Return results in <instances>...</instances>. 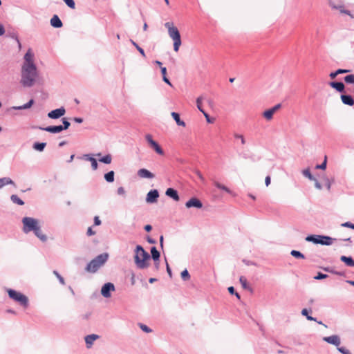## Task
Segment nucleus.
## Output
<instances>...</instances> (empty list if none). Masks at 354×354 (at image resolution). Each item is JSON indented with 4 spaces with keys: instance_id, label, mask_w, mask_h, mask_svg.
Masks as SVG:
<instances>
[{
    "instance_id": "nucleus-64",
    "label": "nucleus",
    "mask_w": 354,
    "mask_h": 354,
    "mask_svg": "<svg viewBox=\"0 0 354 354\" xmlns=\"http://www.w3.org/2000/svg\"><path fill=\"white\" fill-rule=\"evenodd\" d=\"M228 290V292L231 295H234L236 292H235V289L233 286H230L227 288Z\"/></svg>"
},
{
    "instance_id": "nucleus-45",
    "label": "nucleus",
    "mask_w": 354,
    "mask_h": 354,
    "mask_svg": "<svg viewBox=\"0 0 354 354\" xmlns=\"http://www.w3.org/2000/svg\"><path fill=\"white\" fill-rule=\"evenodd\" d=\"M329 273H331V274H336V275H338V276H341V277H346L345 272H344V271H337L333 267L330 268V271Z\"/></svg>"
},
{
    "instance_id": "nucleus-58",
    "label": "nucleus",
    "mask_w": 354,
    "mask_h": 354,
    "mask_svg": "<svg viewBox=\"0 0 354 354\" xmlns=\"http://www.w3.org/2000/svg\"><path fill=\"white\" fill-rule=\"evenodd\" d=\"M313 181L315 182V187L317 189H322V185L319 183V181L315 178V180H313Z\"/></svg>"
},
{
    "instance_id": "nucleus-29",
    "label": "nucleus",
    "mask_w": 354,
    "mask_h": 354,
    "mask_svg": "<svg viewBox=\"0 0 354 354\" xmlns=\"http://www.w3.org/2000/svg\"><path fill=\"white\" fill-rule=\"evenodd\" d=\"M171 115L178 126L185 127V122L180 120V115L178 113L171 112Z\"/></svg>"
},
{
    "instance_id": "nucleus-38",
    "label": "nucleus",
    "mask_w": 354,
    "mask_h": 354,
    "mask_svg": "<svg viewBox=\"0 0 354 354\" xmlns=\"http://www.w3.org/2000/svg\"><path fill=\"white\" fill-rule=\"evenodd\" d=\"M214 186H215L216 187H217L218 189H221V190H223V191H225V192H226L227 193H229V194H230V193H231V191H230V189L229 188H227L226 186H225V185H223L221 184V183H218V182H216H216H214Z\"/></svg>"
},
{
    "instance_id": "nucleus-5",
    "label": "nucleus",
    "mask_w": 354,
    "mask_h": 354,
    "mask_svg": "<svg viewBox=\"0 0 354 354\" xmlns=\"http://www.w3.org/2000/svg\"><path fill=\"white\" fill-rule=\"evenodd\" d=\"M305 240L308 242H312L315 244L330 245L333 244V241L335 240V239L326 235L311 234L307 236Z\"/></svg>"
},
{
    "instance_id": "nucleus-54",
    "label": "nucleus",
    "mask_w": 354,
    "mask_h": 354,
    "mask_svg": "<svg viewBox=\"0 0 354 354\" xmlns=\"http://www.w3.org/2000/svg\"><path fill=\"white\" fill-rule=\"evenodd\" d=\"M342 227H348L354 230V224L351 222H345L341 225Z\"/></svg>"
},
{
    "instance_id": "nucleus-20",
    "label": "nucleus",
    "mask_w": 354,
    "mask_h": 354,
    "mask_svg": "<svg viewBox=\"0 0 354 354\" xmlns=\"http://www.w3.org/2000/svg\"><path fill=\"white\" fill-rule=\"evenodd\" d=\"M165 194L168 196L174 199L175 201H178L180 200V197L178 192L174 188H168L166 190Z\"/></svg>"
},
{
    "instance_id": "nucleus-57",
    "label": "nucleus",
    "mask_w": 354,
    "mask_h": 354,
    "mask_svg": "<svg viewBox=\"0 0 354 354\" xmlns=\"http://www.w3.org/2000/svg\"><path fill=\"white\" fill-rule=\"evenodd\" d=\"M204 116L206 118V120L208 123H212L214 120L210 118L209 115L204 111V113H203Z\"/></svg>"
},
{
    "instance_id": "nucleus-46",
    "label": "nucleus",
    "mask_w": 354,
    "mask_h": 354,
    "mask_svg": "<svg viewBox=\"0 0 354 354\" xmlns=\"http://www.w3.org/2000/svg\"><path fill=\"white\" fill-rule=\"evenodd\" d=\"M138 325H139V327L140 328V329L145 333H149L152 331V330L149 327H148L147 325H145L144 324L139 323Z\"/></svg>"
},
{
    "instance_id": "nucleus-16",
    "label": "nucleus",
    "mask_w": 354,
    "mask_h": 354,
    "mask_svg": "<svg viewBox=\"0 0 354 354\" xmlns=\"http://www.w3.org/2000/svg\"><path fill=\"white\" fill-rule=\"evenodd\" d=\"M99 338H100V336L96 334H91V335H86L84 338L86 348H91L93 344V342Z\"/></svg>"
},
{
    "instance_id": "nucleus-24",
    "label": "nucleus",
    "mask_w": 354,
    "mask_h": 354,
    "mask_svg": "<svg viewBox=\"0 0 354 354\" xmlns=\"http://www.w3.org/2000/svg\"><path fill=\"white\" fill-rule=\"evenodd\" d=\"M341 100L344 104L353 106L354 104V99L350 95H342Z\"/></svg>"
},
{
    "instance_id": "nucleus-6",
    "label": "nucleus",
    "mask_w": 354,
    "mask_h": 354,
    "mask_svg": "<svg viewBox=\"0 0 354 354\" xmlns=\"http://www.w3.org/2000/svg\"><path fill=\"white\" fill-rule=\"evenodd\" d=\"M8 296L10 299L17 302L24 308H28L29 305L28 298L20 292H17L13 289H7Z\"/></svg>"
},
{
    "instance_id": "nucleus-53",
    "label": "nucleus",
    "mask_w": 354,
    "mask_h": 354,
    "mask_svg": "<svg viewBox=\"0 0 354 354\" xmlns=\"http://www.w3.org/2000/svg\"><path fill=\"white\" fill-rule=\"evenodd\" d=\"M234 138H236V139H239V140H241V143L242 145H245V138H244L243 135L236 133V134H234Z\"/></svg>"
},
{
    "instance_id": "nucleus-15",
    "label": "nucleus",
    "mask_w": 354,
    "mask_h": 354,
    "mask_svg": "<svg viewBox=\"0 0 354 354\" xmlns=\"http://www.w3.org/2000/svg\"><path fill=\"white\" fill-rule=\"evenodd\" d=\"M328 85L336 90L337 92L344 93L345 91V86L342 82H330Z\"/></svg>"
},
{
    "instance_id": "nucleus-61",
    "label": "nucleus",
    "mask_w": 354,
    "mask_h": 354,
    "mask_svg": "<svg viewBox=\"0 0 354 354\" xmlns=\"http://www.w3.org/2000/svg\"><path fill=\"white\" fill-rule=\"evenodd\" d=\"M94 224L95 225H100L101 224V221H100L99 216H95V218H94Z\"/></svg>"
},
{
    "instance_id": "nucleus-36",
    "label": "nucleus",
    "mask_w": 354,
    "mask_h": 354,
    "mask_svg": "<svg viewBox=\"0 0 354 354\" xmlns=\"http://www.w3.org/2000/svg\"><path fill=\"white\" fill-rule=\"evenodd\" d=\"M274 113L273 112V111L271 109H270L265 111L263 113V115L266 120H270L273 118Z\"/></svg>"
},
{
    "instance_id": "nucleus-31",
    "label": "nucleus",
    "mask_w": 354,
    "mask_h": 354,
    "mask_svg": "<svg viewBox=\"0 0 354 354\" xmlns=\"http://www.w3.org/2000/svg\"><path fill=\"white\" fill-rule=\"evenodd\" d=\"M46 146V142H35L32 145V148L38 151H43Z\"/></svg>"
},
{
    "instance_id": "nucleus-21",
    "label": "nucleus",
    "mask_w": 354,
    "mask_h": 354,
    "mask_svg": "<svg viewBox=\"0 0 354 354\" xmlns=\"http://www.w3.org/2000/svg\"><path fill=\"white\" fill-rule=\"evenodd\" d=\"M50 25L54 28H59L62 27L63 24L59 17L57 15H55L50 19Z\"/></svg>"
},
{
    "instance_id": "nucleus-7",
    "label": "nucleus",
    "mask_w": 354,
    "mask_h": 354,
    "mask_svg": "<svg viewBox=\"0 0 354 354\" xmlns=\"http://www.w3.org/2000/svg\"><path fill=\"white\" fill-rule=\"evenodd\" d=\"M21 222L23 223L22 230L25 234L33 232L40 225L39 221L32 217H24Z\"/></svg>"
},
{
    "instance_id": "nucleus-43",
    "label": "nucleus",
    "mask_w": 354,
    "mask_h": 354,
    "mask_svg": "<svg viewBox=\"0 0 354 354\" xmlns=\"http://www.w3.org/2000/svg\"><path fill=\"white\" fill-rule=\"evenodd\" d=\"M62 131L68 129V127H70V125H71V123L68 122V120H67V118H62Z\"/></svg>"
},
{
    "instance_id": "nucleus-4",
    "label": "nucleus",
    "mask_w": 354,
    "mask_h": 354,
    "mask_svg": "<svg viewBox=\"0 0 354 354\" xmlns=\"http://www.w3.org/2000/svg\"><path fill=\"white\" fill-rule=\"evenodd\" d=\"M165 26L168 30L169 36L174 41V51L178 52L181 45L180 34L178 29L174 26V24L172 22H166L165 24Z\"/></svg>"
},
{
    "instance_id": "nucleus-55",
    "label": "nucleus",
    "mask_w": 354,
    "mask_h": 354,
    "mask_svg": "<svg viewBox=\"0 0 354 354\" xmlns=\"http://www.w3.org/2000/svg\"><path fill=\"white\" fill-rule=\"evenodd\" d=\"M195 174L198 177V178L203 182L204 183L205 182V178L203 177V174H201V172L198 170H196L195 171Z\"/></svg>"
},
{
    "instance_id": "nucleus-23",
    "label": "nucleus",
    "mask_w": 354,
    "mask_h": 354,
    "mask_svg": "<svg viewBox=\"0 0 354 354\" xmlns=\"http://www.w3.org/2000/svg\"><path fill=\"white\" fill-rule=\"evenodd\" d=\"M301 315L303 316H306V319L309 321H314V322H316L317 323H318L319 324H322V325H324L325 327H327L326 325L322 323V321H317V319L315 318V317H313L310 315H308V310L306 309V308H304L301 312Z\"/></svg>"
},
{
    "instance_id": "nucleus-33",
    "label": "nucleus",
    "mask_w": 354,
    "mask_h": 354,
    "mask_svg": "<svg viewBox=\"0 0 354 354\" xmlns=\"http://www.w3.org/2000/svg\"><path fill=\"white\" fill-rule=\"evenodd\" d=\"M115 173L113 171H110L104 174V179L108 183H113L114 181Z\"/></svg>"
},
{
    "instance_id": "nucleus-39",
    "label": "nucleus",
    "mask_w": 354,
    "mask_h": 354,
    "mask_svg": "<svg viewBox=\"0 0 354 354\" xmlns=\"http://www.w3.org/2000/svg\"><path fill=\"white\" fill-rule=\"evenodd\" d=\"M302 174L308 178L310 180H315V177L312 175V174L310 173V169L309 168H307L306 169H304L302 171Z\"/></svg>"
},
{
    "instance_id": "nucleus-51",
    "label": "nucleus",
    "mask_w": 354,
    "mask_h": 354,
    "mask_svg": "<svg viewBox=\"0 0 354 354\" xmlns=\"http://www.w3.org/2000/svg\"><path fill=\"white\" fill-rule=\"evenodd\" d=\"M201 101H202V97H198L196 99L197 108H198V109L201 113H204V110H203V108H202V106H201Z\"/></svg>"
},
{
    "instance_id": "nucleus-17",
    "label": "nucleus",
    "mask_w": 354,
    "mask_h": 354,
    "mask_svg": "<svg viewBox=\"0 0 354 354\" xmlns=\"http://www.w3.org/2000/svg\"><path fill=\"white\" fill-rule=\"evenodd\" d=\"M138 176L142 178H154V174L153 173H151V171H149V170H147V169H140L138 171Z\"/></svg>"
},
{
    "instance_id": "nucleus-26",
    "label": "nucleus",
    "mask_w": 354,
    "mask_h": 354,
    "mask_svg": "<svg viewBox=\"0 0 354 354\" xmlns=\"http://www.w3.org/2000/svg\"><path fill=\"white\" fill-rule=\"evenodd\" d=\"M34 104V100L30 99L27 103L21 106H12V109L14 110H24L30 108Z\"/></svg>"
},
{
    "instance_id": "nucleus-13",
    "label": "nucleus",
    "mask_w": 354,
    "mask_h": 354,
    "mask_svg": "<svg viewBox=\"0 0 354 354\" xmlns=\"http://www.w3.org/2000/svg\"><path fill=\"white\" fill-rule=\"evenodd\" d=\"M323 340L330 344H333L338 347L341 343L340 337L337 335H333L328 337H323Z\"/></svg>"
},
{
    "instance_id": "nucleus-9",
    "label": "nucleus",
    "mask_w": 354,
    "mask_h": 354,
    "mask_svg": "<svg viewBox=\"0 0 354 354\" xmlns=\"http://www.w3.org/2000/svg\"><path fill=\"white\" fill-rule=\"evenodd\" d=\"M146 140L150 145V146L156 151V152L159 155H163L164 151L160 147L157 142L153 140L152 136L150 134H147L145 136Z\"/></svg>"
},
{
    "instance_id": "nucleus-3",
    "label": "nucleus",
    "mask_w": 354,
    "mask_h": 354,
    "mask_svg": "<svg viewBox=\"0 0 354 354\" xmlns=\"http://www.w3.org/2000/svg\"><path fill=\"white\" fill-rule=\"evenodd\" d=\"M109 254L104 252L92 259L86 266V271L90 273H95L108 261Z\"/></svg>"
},
{
    "instance_id": "nucleus-25",
    "label": "nucleus",
    "mask_w": 354,
    "mask_h": 354,
    "mask_svg": "<svg viewBox=\"0 0 354 354\" xmlns=\"http://www.w3.org/2000/svg\"><path fill=\"white\" fill-rule=\"evenodd\" d=\"M12 185L15 186V182L9 177H3L0 178V189L4 186Z\"/></svg>"
},
{
    "instance_id": "nucleus-52",
    "label": "nucleus",
    "mask_w": 354,
    "mask_h": 354,
    "mask_svg": "<svg viewBox=\"0 0 354 354\" xmlns=\"http://www.w3.org/2000/svg\"><path fill=\"white\" fill-rule=\"evenodd\" d=\"M337 350L339 352H340L342 354H352L349 350L346 348L345 347H337Z\"/></svg>"
},
{
    "instance_id": "nucleus-41",
    "label": "nucleus",
    "mask_w": 354,
    "mask_h": 354,
    "mask_svg": "<svg viewBox=\"0 0 354 354\" xmlns=\"http://www.w3.org/2000/svg\"><path fill=\"white\" fill-rule=\"evenodd\" d=\"M131 43L136 48V49L138 50V52L142 55L143 57H145V53L144 50L138 45L136 42H135L133 40L130 39Z\"/></svg>"
},
{
    "instance_id": "nucleus-32",
    "label": "nucleus",
    "mask_w": 354,
    "mask_h": 354,
    "mask_svg": "<svg viewBox=\"0 0 354 354\" xmlns=\"http://www.w3.org/2000/svg\"><path fill=\"white\" fill-rule=\"evenodd\" d=\"M161 73L162 75V80L170 86H172V84L170 80L167 77V68L166 67H161Z\"/></svg>"
},
{
    "instance_id": "nucleus-27",
    "label": "nucleus",
    "mask_w": 354,
    "mask_h": 354,
    "mask_svg": "<svg viewBox=\"0 0 354 354\" xmlns=\"http://www.w3.org/2000/svg\"><path fill=\"white\" fill-rule=\"evenodd\" d=\"M341 261L344 262L347 266L354 267V260L351 257L341 256Z\"/></svg>"
},
{
    "instance_id": "nucleus-12",
    "label": "nucleus",
    "mask_w": 354,
    "mask_h": 354,
    "mask_svg": "<svg viewBox=\"0 0 354 354\" xmlns=\"http://www.w3.org/2000/svg\"><path fill=\"white\" fill-rule=\"evenodd\" d=\"M158 197V191L157 189H151L147 194L146 201L149 203H154L157 202Z\"/></svg>"
},
{
    "instance_id": "nucleus-8",
    "label": "nucleus",
    "mask_w": 354,
    "mask_h": 354,
    "mask_svg": "<svg viewBox=\"0 0 354 354\" xmlns=\"http://www.w3.org/2000/svg\"><path fill=\"white\" fill-rule=\"evenodd\" d=\"M115 290V286L111 282L104 283L101 288V294L105 298H109L111 296V292Z\"/></svg>"
},
{
    "instance_id": "nucleus-49",
    "label": "nucleus",
    "mask_w": 354,
    "mask_h": 354,
    "mask_svg": "<svg viewBox=\"0 0 354 354\" xmlns=\"http://www.w3.org/2000/svg\"><path fill=\"white\" fill-rule=\"evenodd\" d=\"M65 3L71 9L75 8V3L74 0H64Z\"/></svg>"
},
{
    "instance_id": "nucleus-11",
    "label": "nucleus",
    "mask_w": 354,
    "mask_h": 354,
    "mask_svg": "<svg viewBox=\"0 0 354 354\" xmlns=\"http://www.w3.org/2000/svg\"><path fill=\"white\" fill-rule=\"evenodd\" d=\"M187 208L195 207L196 209H201L203 207L202 202L196 197L191 198L185 203Z\"/></svg>"
},
{
    "instance_id": "nucleus-59",
    "label": "nucleus",
    "mask_w": 354,
    "mask_h": 354,
    "mask_svg": "<svg viewBox=\"0 0 354 354\" xmlns=\"http://www.w3.org/2000/svg\"><path fill=\"white\" fill-rule=\"evenodd\" d=\"M166 268H167V272L170 278L172 277V272H171V270L168 264V263L166 261Z\"/></svg>"
},
{
    "instance_id": "nucleus-22",
    "label": "nucleus",
    "mask_w": 354,
    "mask_h": 354,
    "mask_svg": "<svg viewBox=\"0 0 354 354\" xmlns=\"http://www.w3.org/2000/svg\"><path fill=\"white\" fill-rule=\"evenodd\" d=\"M33 233L41 241L44 243L48 239L47 236L42 233L40 225L33 232Z\"/></svg>"
},
{
    "instance_id": "nucleus-44",
    "label": "nucleus",
    "mask_w": 354,
    "mask_h": 354,
    "mask_svg": "<svg viewBox=\"0 0 354 354\" xmlns=\"http://www.w3.org/2000/svg\"><path fill=\"white\" fill-rule=\"evenodd\" d=\"M180 275L181 278L184 281H187L190 279V274L187 269H185L183 271H182Z\"/></svg>"
},
{
    "instance_id": "nucleus-47",
    "label": "nucleus",
    "mask_w": 354,
    "mask_h": 354,
    "mask_svg": "<svg viewBox=\"0 0 354 354\" xmlns=\"http://www.w3.org/2000/svg\"><path fill=\"white\" fill-rule=\"evenodd\" d=\"M53 274L56 276V277L57 278L61 284H65L64 279L59 274V273L57 270H54Z\"/></svg>"
},
{
    "instance_id": "nucleus-18",
    "label": "nucleus",
    "mask_w": 354,
    "mask_h": 354,
    "mask_svg": "<svg viewBox=\"0 0 354 354\" xmlns=\"http://www.w3.org/2000/svg\"><path fill=\"white\" fill-rule=\"evenodd\" d=\"M329 4L332 8L339 10V12L341 13L346 14V15H348L351 19L354 18L353 15L351 14V12L349 10L344 9V6H342V5L336 6L334 3H333L332 2H330Z\"/></svg>"
},
{
    "instance_id": "nucleus-2",
    "label": "nucleus",
    "mask_w": 354,
    "mask_h": 354,
    "mask_svg": "<svg viewBox=\"0 0 354 354\" xmlns=\"http://www.w3.org/2000/svg\"><path fill=\"white\" fill-rule=\"evenodd\" d=\"M134 252V261L136 267L141 270L147 268L149 266L150 254L140 245L136 247Z\"/></svg>"
},
{
    "instance_id": "nucleus-42",
    "label": "nucleus",
    "mask_w": 354,
    "mask_h": 354,
    "mask_svg": "<svg viewBox=\"0 0 354 354\" xmlns=\"http://www.w3.org/2000/svg\"><path fill=\"white\" fill-rule=\"evenodd\" d=\"M344 80L346 84H354V75H348L344 77Z\"/></svg>"
},
{
    "instance_id": "nucleus-56",
    "label": "nucleus",
    "mask_w": 354,
    "mask_h": 354,
    "mask_svg": "<svg viewBox=\"0 0 354 354\" xmlns=\"http://www.w3.org/2000/svg\"><path fill=\"white\" fill-rule=\"evenodd\" d=\"M117 193L118 195L124 196L125 195V190L123 187H120L117 189Z\"/></svg>"
},
{
    "instance_id": "nucleus-1",
    "label": "nucleus",
    "mask_w": 354,
    "mask_h": 354,
    "mask_svg": "<svg viewBox=\"0 0 354 354\" xmlns=\"http://www.w3.org/2000/svg\"><path fill=\"white\" fill-rule=\"evenodd\" d=\"M34 54L29 49L24 57V63L21 66L20 83L24 87H32L38 77V71L34 63Z\"/></svg>"
},
{
    "instance_id": "nucleus-50",
    "label": "nucleus",
    "mask_w": 354,
    "mask_h": 354,
    "mask_svg": "<svg viewBox=\"0 0 354 354\" xmlns=\"http://www.w3.org/2000/svg\"><path fill=\"white\" fill-rule=\"evenodd\" d=\"M328 277V275L326 274H324L322 272H318L317 274L314 277V279L316 280H322L326 279Z\"/></svg>"
},
{
    "instance_id": "nucleus-34",
    "label": "nucleus",
    "mask_w": 354,
    "mask_h": 354,
    "mask_svg": "<svg viewBox=\"0 0 354 354\" xmlns=\"http://www.w3.org/2000/svg\"><path fill=\"white\" fill-rule=\"evenodd\" d=\"M10 200L13 203H16L19 205H24V202L20 198H19L17 195L12 194L10 196Z\"/></svg>"
},
{
    "instance_id": "nucleus-19",
    "label": "nucleus",
    "mask_w": 354,
    "mask_h": 354,
    "mask_svg": "<svg viewBox=\"0 0 354 354\" xmlns=\"http://www.w3.org/2000/svg\"><path fill=\"white\" fill-rule=\"evenodd\" d=\"M82 158L84 160L91 162L93 170H96L97 169V161L91 154H84Z\"/></svg>"
},
{
    "instance_id": "nucleus-60",
    "label": "nucleus",
    "mask_w": 354,
    "mask_h": 354,
    "mask_svg": "<svg viewBox=\"0 0 354 354\" xmlns=\"http://www.w3.org/2000/svg\"><path fill=\"white\" fill-rule=\"evenodd\" d=\"M86 234H87L88 236H92V235L95 234V231H93L91 227H89L88 228V230H87Z\"/></svg>"
},
{
    "instance_id": "nucleus-62",
    "label": "nucleus",
    "mask_w": 354,
    "mask_h": 354,
    "mask_svg": "<svg viewBox=\"0 0 354 354\" xmlns=\"http://www.w3.org/2000/svg\"><path fill=\"white\" fill-rule=\"evenodd\" d=\"M270 177L269 176H267L265 178V184L268 187L270 184Z\"/></svg>"
},
{
    "instance_id": "nucleus-30",
    "label": "nucleus",
    "mask_w": 354,
    "mask_h": 354,
    "mask_svg": "<svg viewBox=\"0 0 354 354\" xmlns=\"http://www.w3.org/2000/svg\"><path fill=\"white\" fill-rule=\"evenodd\" d=\"M348 72H349V70L339 68V69L336 70L334 72H331L329 74V77L331 79H335L338 75L346 73H348Z\"/></svg>"
},
{
    "instance_id": "nucleus-48",
    "label": "nucleus",
    "mask_w": 354,
    "mask_h": 354,
    "mask_svg": "<svg viewBox=\"0 0 354 354\" xmlns=\"http://www.w3.org/2000/svg\"><path fill=\"white\" fill-rule=\"evenodd\" d=\"M326 165H327L326 156H325L324 162L320 165H317L315 168L324 170L326 168Z\"/></svg>"
},
{
    "instance_id": "nucleus-63",
    "label": "nucleus",
    "mask_w": 354,
    "mask_h": 354,
    "mask_svg": "<svg viewBox=\"0 0 354 354\" xmlns=\"http://www.w3.org/2000/svg\"><path fill=\"white\" fill-rule=\"evenodd\" d=\"M281 107V104H277L273 107L271 108V109L273 111L274 113H275L279 108Z\"/></svg>"
},
{
    "instance_id": "nucleus-40",
    "label": "nucleus",
    "mask_w": 354,
    "mask_h": 354,
    "mask_svg": "<svg viewBox=\"0 0 354 354\" xmlns=\"http://www.w3.org/2000/svg\"><path fill=\"white\" fill-rule=\"evenodd\" d=\"M290 254L297 259H304L305 256L299 251L292 250L290 252Z\"/></svg>"
},
{
    "instance_id": "nucleus-14",
    "label": "nucleus",
    "mask_w": 354,
    "mask_h": 354,
    "mask_svg": "<svg viewBox=\"0 0 354 354\" xmlns=\"http://www.w3.org/2000/svg\"><path fill=\"white\" fill-rule=\"evenodd\" d=\"M39 129H41L42 131H45L51 133H58L62 131V125H57V126H48L46 127H37Z\"/></svg>"
},
{
    "instance_id": "nucleus-35",
    "label": "nucleus",
    "mask_w": 354,
    "mask_h": 354,
    "mask_svg": "<svg viewBox=\"0 0 354 354\" xmlns=\"http://www.w3.org/2000/svg\"><path fill=\"white\" fill-rule=\"evenodd\" d=\"M240 283L245 290H251L250 287L248 284L247 279L245 277L241 276L239 278Z\"/></svg>"
},
{
    "instance_id": "nucleus-10",
    "label": "nucleus",
    "mask_w": 354,
    "mask_h": 354,
    "mask_svg": "<svg viewBox=\"0 0 354 354\" xmlns=\"http://www.w3.org/2000/svg\"><path fill=\"white\" fill-rule=\"evenodd\" d=\"M66 113V109L64 106L59 109H54L48 113V117L50 119H58L62 117Z\"/></svg>"
},
{
    "instance_id": "nucleus-37",
    "label": "nucleus",
    "mask_w": 354,
    "mask_h": 354,
    "mask_svg": "<svg viewBox=\"0 0 354 354\" xmlns=\"http://www.w3.org/2000/svg\"><path fill=\"white\" fill-rule=\"evenodd\" d=\"M112 160L111 155L107 154L99 159V161L104 164H110Z\"/></svg>"
},
{
    "instance_id": "nucleus-28",
    "label": "nucleus",
    "mask_w": 354,
    "mask_h": 354,
    "mask_svg": "<svg viewBox=\"0 0 354 354\" xmlns=\"http://www.w3.org/2000/svg\"><path fill=\"white\" fill-rule=\"evenodd\" d=\"M150 256L152 258V259L153 260V261H159L160 254V252L158 251V250L156 249V248L155 246H153L151 248V255Z\"/></svg>"
}]
</instances>
